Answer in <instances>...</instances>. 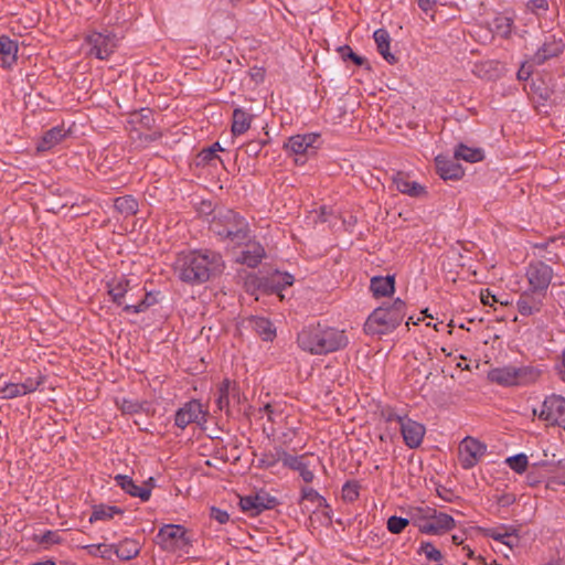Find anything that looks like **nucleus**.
Wrapping results in <instances>:
<instances>
[{
    "mask_svg": "<svg viewBox=\"0 0 565 565\" xmlns=\"http://www.w3.org/2000/svg\"><path fill=\"white\" fill-rule=\"evenodd\" d=\"M225 264L220 253L194 249L178 254L173 269L177 277L189 285H200L222 274Z\"/></svg>",
    "mask_w": 565,
    "mask_h": 565,
    "instance_id": "obj_1",
    "label": "nucleus"
},
{
    "mask_svg": "<svg viewBox=\"0 0 565 565\" xmlns=\"http://www.w3.org/2000/svg\"><path fill=\"white\" fill-rule=\"evenodd\" d=\"M297 343L301 350L321 355L344 349L349 340L343 330L317 323L305 327L298 333Z\"/></svg>",
    "mask_w": 565,
    "mask_h": 565,
    "instance_id": "obj_2",
    "label": "nucleus"
},
{
    "mask_svg": "<svg viewBox=\"0 0 565 565\" xmlns=\"http://www.w3.org/2000/svg\"><path fill=\"white\" fill-rule=\"evenodd\" d=\"M210 230L222 241L241 246L252 238L247 220L231 209L220 210L210 223Z\"/></svg>",
    "mask_w": 565,
    "mask_h": 565,
    "instance_id": "obj_3",
    "label": "nucleus"
},
{
    "mask_svg": "<svg viewBox=\"0 0 565 565\" xmlns=\"http://www.w3.org/2000/svg\"><path fill=\"white\" fill-rule=\"evenodd\" d=\"M406 302L396 298L390 305L377 307L367 317L364 331L370 335H383L393 332L406 316Z\"/></svg>",
    "mask_w": 565,
    "mask_h": 565,
    "instance_id": "obj_4",
    "label": "nucleus"
},
{
    "mask_svg": "<svg viewBox=\"0 0 565 565\" xmlns=\"http://www.w3.org/2000/svg\"><path fill=\"white\" fill-rule=\"evenodd\" d=\"M541 375V371L531 365L492 369L488 373V379L502 386H521L534 383Z\"/></svg>",
    "mask_w": 565,
    "mask_h": 565,
    "instance_id": "obj_5",
    "label": "nucleus"
},
{
    "mask_svg": "<svg viewBox=\"0 0 565 565\" xmlns=\"http://www.w3.org/2000/svg\"><path fill=\"white\" fill-rule=\"evenodd\" d=\"M533 414L546 426L559 427L565 430V397L561 394L552 393L546 395L540 406L534 408Z\"/></svg>",
    "mask_w": 565,
    "mask_h": 565,
    "instance_id": "obj_6",
    "label": "nucleus"
},
{
    "mask_svg": "<svg viewBox=\"0 0 565 565\" xmlns=\"http://www.w3.org/2000/svg\"><path fill=\"white\" fill-rule=\"evenodd\" d=\"M294 281L292 275L276 270L269 277L249 276L246 280V287L247 290L254 287L262 289L267 295H279L285 288L291 286Z\"/></svg>",
    "mask_w": 565,
    "mask_h": 565,
    "instance_id": "obj_7",
    "label": "nucleus"
},
{
    "mask_svg": "<svg viewBox=\"0 0 565 565\" xmlns=\"http://www.w3.org/2000/svg\"><path fill=\"white\" fill-rule=\"evenodd\" d=\"M207 411L204 409L199 399H191L184 403L174 414V425L185 429L190 424L203 425L206 423Z\"/></svg>",
    "mask_w": 565,
    "mask_h": 565,
    "instance_id": "obj_8",
    "label": "nucleus"
},
{
    "mask_svg": "<svg viewBox=\"0 0 565 565\" xmlns=\"http://www.w3.org/2000/svg\"><path fill=\"white\" fill-rule=\"evenodd\" d=\"M553 276V268L543 260L531 262L526 267L525 277L529 287L537 290L539 295L547 294Z\"/></svg>",
    "mask_w": 565,
    "mask_h": 565,
    "instance_id": "obj_9",
    "label": "nucleus"
},
{
    "mask_svg": "<svg viewBox=\"0 0 565 565\" xmlns=\"http://www.w3.org/2000/svg\"><path fill=\"white\" fill-rule=\"evenodd\" d=\"M277 504V498L268 494L265 491L239 497L238 502L241 510L249 516H257L266 510L274 509Z\"/></svg>",
    "mask_w": 565,
    "mask_h": 565,
    "instance_id": "obj_10",
    "label": "nucleus"
},
{
    "mask_svg": "<svg viewBox=\"0 0 565 565\" xmlns=\"http://www.w3.org/2000/svg\"><path fill=\"white\" fill-rule=\"evenodd\" d=\"M89 54L98 60H107L117 47V39L111 33L92 32L85 38Z\"/></svg>",
    "mask_w": 565,
    "mask_h": 565,
    "instance_id": "obj_11",
    "label": "nucleus"
},
{
    "mask_svg": "<svg viewBox=\"0 0 565 565\" xmlns=\"http://www.w3.org/2000/svg\"><path fill=\"white\" fill-rule=\"evenodd\" d=\"M486 444L473 437H466L459 445V461L463 469L473 468L486 455Z\"/></svg>",
    "mask_w": 565,
    "mask_h": 565,
    "instance_id": "obj_12",
    "label": "nucleus"
},
{
    "mask_svg": "<svg viewBox=\"0 0 565 565\" xmlns=\"http://www.w3.org/2000/svg\"><path fill=\"white\" fill-rule=\"evenodd\" d=\"M565 47V44L561 38H556L555 34L545 36L543 44L532 55L531 63L535 65H542L552 57L558 56Z\"/></svg>",
    "mask_w": 565,
    "mask_h": 565,
    "instance_id": "obj_13",
    "label": "nucleus"
},
{
    "mask_svg": "<svg viewBox=\"0 0 565 565\" xmlns=\"http://www.w3.org/2000/svg\"><path fill=\"white\" fill-rule=\"evenodd\" d=\"M546 295L545 292L539 295L537 290L529 287L520 295L516 301L519 312L526 317L540 312L543 308Z\"/></svg>",
    "mask_w": 565,
    "mask_h": 565,
    "instance_id": "obj_14",
    "label": "nucleus"
},
{
    "mask_svg": "<svg viewBox=\"0 0 565 565\" xmlns=\"http://www.w3.org/2000/svg\"><path fill=\"white\" fill-rule=\"evenodd\" d=\"M437 174L445 181L459 180L463 177L465 170L458 159L439 154L435 158Z\"/></svg>",
    "mask_w": 565,
    "mask_h": 565,
    "instance_id": "obj_15",
    "label": "nucleus"
},
{
    "mask_svg": "<svg viewBox=\"0 0 565 565\" xmlns=\"http://www.w3.org/2000/svg\"><path fill=\"white\" fill-rule=\"evenodd\" d=\"M401 434L405 445L411 449H416L423 443L426 428L423 424L406 417V419L402 422Z\"/></svg>",
    "mask_w": 565,
    "mask_h": 565,
    "instance_id": "obj_16",
    "label": "nucleus"
},
{
    "mask_svg": "<svg viewBox=\"0 0 565 565\" xmlns=\"http://www.w3.org/2000/svg\"><path fill=\"white\" fill-rule=\"evenodd\" d=\"M481 532L483 536L500 542L507 545L510 550L520 545V536L518 535L516 530L511 526L501 525L499 527H487L481 529Z\"/></svg>",
    "mask_w": 565,
    "mask_h": 565,
    "instance_id": "obj_17",
    "label": "nucleus"
},
{
    "mask_svg": "<svg viewBox=\"0 0 565 565\" xmlns=\"http://www.w3.org/2000/svg\"><path fill=\"white\" fill-rule=\"evenodd\" d=\"M114 480L116 486L127 494L139 498L142 502H147L151 497V486H138L132 478L127 475H117Z\"/></svg>",
    "mask_w": 565,
    "mask_h": 565,
    "instance_id": "obj_18",
    "label": "nucleus"
},
{
    "mask_svg": "<svg viewBox=\"0 0 565 565\" xmlns=\"http://www.w3.org/2000/svg\"><path fill=\"white\" fill-rule=\"evenodd\" d=\"M392 181L396 185V189L403 194H407L412 198H420L427 194L425 186L418 182L411 181L409 175L405 172H395L392 177Z\"/></svg>",
    "mask_w": 565,
    "mask_h": 565,
    "instance_id": "obj_19",
    "label": "nucleus"
},
{
    "mask_svg": "<svg viewBox=\"0 0 565 565\" xmlns=\"http://www.w3.org/2000/svg\"><path fill=\"white\" fill-rule=\"evenodd\" d=\"M319 138L318 134L295 135L288 138L284 148L295 154H306L310 149H315V143Z\"/></svg>",
    "mask_w": 565,
    "mask_h": 565,
    "instance_id": "obj_20",
    "label": "nucleus"
},
{
    "mask_svg": "<svg viewBox=\"0 0 565 565\" xmlns=\"http://www.w3.org/2000/svg\"><path fill=\"white\" fill-rule=\"evenodd\" d=\"M243 249L237 257L236 262L248 266L249 268L257 267L263 258L266 256L265 248L257 242L247 241Z\"/></svg>",
    "mask_w": 565,
    "mask_h": 565,
    "instance_id": "obj_21",
    "label": "nucleus"
},
{
    "mask_svg": "<svg viewBox=\"0 0 565 565\" xmlns=\"http://www.w3.org/2000/svg\"><path fill=\"white\" fill-rule=\"evenodd\" d=\"M309 454H302L300 456H294L288 454L285 458L286 468L299 472V476L306 483H311L315 479V473L310 470V463L307 460Z\"/></svg>",
    "mask_w": 565,
    "mask_h": 565,
    "instance_id": "obj_22",
    "label": "nucleus"
},
{
    "mask_svg": "<svg viewBox=\"0 0 565 565\" xmlns=\"http://www.w3.org/2000/svg\"><path fill=\"white\" fill-rule=\"evenodd\" d=\"M18 42L10 39L8 35L0 36V67L11 68L17 62L18 56Z\"/></svg>",
    "mask_w": 565,
    "mask_h": 565,
    "instance_id": "obj_23",
    "label": "nucleus"
},
{
    "mask_svg": "<svg viewBox=\"0 0 565 565\" xmlns=\"http://www.w3.org/2000/svg\"><path fill=\"white\" fill-rule=\"evenodd\" d=\"M239 398V392L236 388L235 383H232L228 379L222 381L217 388L216 405L220 411L230 413V397Z\"/></svg>",
    "mask_w": 565,
    "mask_h": 565,
    "instance_id": "obj_24",
    "label": "nucleus"
},
{
    "mask_svg": "<svg viewBox=\"0 0 565 565\" xmlns=\"http://www.w3.org/2000/svg\"><path fill=\"white\" fill-rule=\"evenodd\" d=\"M370 290L372 291L375 298L380 297H388L395 291V277L387 275L383 276H374L370 281Z\"/></svg>",
    "mask_w": 565,
    "mask_h": 565,
    "instance_id": "obj_25",
    "label": "nucleus"
},
{
    "mask_svg": "<svg viewBox=\"0 0 565 565\" xmlns=\"http://www.w3.org/2000/svg\"><path fill=\"white\" fill-rule=\"evenodd\" d=\"M66 137V131L63 126H55L44 132L41 140L38 142L36 150L45 152L54 148Z\"/></svg>",
    "mask_w": 565,
    "mask_h": 565,
    "instance_id": "obj_26",
    "label": "nucleus"
},
{
    "mask_svg": "<svg viewBox=\"0 0 565 565\" xmlns=\"http://www.w3.org/2000/svg\"><path fill=\"white\" fill-rule=\"evenodd\" d=\"M288 456V452L281 447L276 446L273 450L264 451L258 457L257 468L260 469H271L279 461L285 466V458Z\"/></svg>",
    "mask_w": 565,
    "mask_h": 565,
    "instance_id": "obj_27",
    "label": "nucleus"
},
{
    "mask_svg": "<svg viewBox=\"0 0 565 565\" xmlns=\"http://www.w3.org/2000/svg\"><path fill=\"white\" fill-rule=\"evenodd\" d=\"M140 550L141 546L138 541L126 537L115 544L114 554L121 561H130L139 555Z\"/></svg>",
    "mask_w": 565,
    "mask_h": 565,
    "instance_id": "obj_28",
    "label": "nucleus"
},
{
    "mask_svg": "<svg viewBox=\"0 0 565 565\" xmlns=\"http://www.w3.org/2000/svg\"><path fill=\"white\" fill-rule=\"evenodd\" d=\"M253 115L243 108H235L232 115L231 131L233 136H241L245 134L252 125Z\"/></svg>",
    "mask_w": 565,
    "mask_h": 565,
    "instance_id": "obj_29",
    "label": "nucleus"
},
{
    "mask_svg": "<svg viewBox=\"0 0 565 565\" xmlns=\"http://www.w3.org/2000/svg\"><path fill=\"white\" fill-rule=\"evenodd\" d=\"M253 330L263 341H273L276 338V328L273 322L265 317H252L249 319Z\"/></svg>",
    "mask_w": 565,
    "mask_h": 565,
    "instance_id": "obj_30",
    "label": "nucleus"
},
{
    "mask_svg": "<svg viewBox=\"0 0 565 565\" xmlns=\"http://www.w3.org/2000/svg\"><path fill=\"white\" fill-rule=\"evenodd\" d=\"M379 53L390 64H395L397 58L390 52L391 38L385 29H377L373 34Z\"/></svg>",
    "mask_w": 565,
    "mask_h": 565,
    "instance_id": "obj_31",
    "label": "nucleus"
},
{
    "mask_svg": "<svg viewBox=\"0 0 565 565\" xmlns=\"http://www.w3.org/2000/svg\"><path fill=\"white\" fill-rule=\"evenodd\" d=\"M129 288V280L125 277L114 278L107 281L108 295L114 303L120 306Z\"/></svg>",
    "mask_w": 565,
    "mask_h": 565,
    "instance_id": "obj_32",
    "label": "nucleus"
},
{
    "mask_svg": "<svg viewBox=\"0 0 565 565\" xmlns=\"http://www.w3.org/2000/svg\"><path fill=\"white\" fill-rule=\"evenodd\" d=\"M455 158L470 163L480 162L484 159L482 148L468 147L465 143H458L454 151Z\"/></svg>",
    "mask_w": 565,
    "mask_h": 565,
    "instance_id": "obj_33",
    "label": "nucleus"
},
{
    "mask_svg": "<svg viewBox=\"0 0 565 565\" xmlns=\"http://www.w3.org/2000/svg\"><path fill=\"white\" fill-rule=\"evenodd\" d=\"M114 207L122 216L129 217L137 214L139 204L132 195H124L114 200Z\"/></svg>",
    "mask_w": 565,
    "mask_h": 565,
    "instance_id": "obj_34",
    "label": "nucleus"
},
{
    "mask_svg": "<svg viewBox=\"0 0 565 565\" xmlns=\"http://www.w3.org/2000/svg\"><path fill=\"white\" fill-rule=\"evenodd\" d=\"M424 519H430L434 521L438 535L450 531L456 525V522L451 515L437 512L435 509L430 510V513L425 515Z\"/></svg>",
    "mask_w": 565,
    "mask_h": 565,
    "instance_id": "obj_35",
    "label": "nucleus"
},
{
    "mask_svg": "<svg viewBox=\"0 0 565 565\" xmlns=\"http://www.w3.org/2000/svg\"><path fill=\"white\" fill-rule=\"evenodd\" d=\"M124 510L116 505H106L98 504L93 507V512L89 516V523H94L96 521H108L113 519L116 514L121 515Z\"/></svg>",
    "mask_w": 565,
    "mask_h": 565,
    "instance_id": "obj_36",
    "label": "nucleus"
},
{
    "mask_svg": "<svg viewBox=\"0 0 565 565\" xmlns=\"http://www.w3.org/2000/svg\"><path fill=\"white\" fill-rule=\"evenodd\" d=\"M158 537H160L163 542L173 541V540H182L188 542L186 531L184 526L177 524H166L163 525L158 533Z\"/></svg>",
    "mask_w": 565,
    "mask_h": 565,
    "instance_id": "obj_37",
    "label": "nucleus"
},
{
    "mask_svg": "<svg viewBox=\"0 0 565 565\" xmlns=\"http://www.w3.org/2000/svg\"><path fill=\"white\" fill-rule=\"evenodd\" d=\"M513 23L512 18L498 15L492 20L491 30L495 35L502 39H509L512 33Z\"/></svg>",
    "mask_w": 565,
    "mask_h": 565,
    "instance_id": "obj_38",
    "label": "nucleus"
},
{
    "mask_svg": "<svg viewBox=\"0 0 565 565\" xmlns=\"http://www.w3.org/2000/svg\"><path fill=\"white\" fill-rule=\"evenodd\" d=\"M157 297L152 292H146L143 298L137 305H126L124 311L128 313L145 312L151 306L157 303Z\"/></svg>",
    "mask_w": 565,
    "mask_h": 565,
    "instance_id": "obj_39",
    "label": "nucleus"
},
{
    "mask_svg": "<svg viewBox=\"0 0 565 565\" xmlns=\"http://www.w3.org/2000/svg\"><path fill=\"white\" fill-rule=\"evenodd\" d=\"M556 237H551L545 242L536 243L534 248L539 250V255L551 263H558L559 256L556 252L550 250L548 247L556 242Z\"/></svg>",
    "mask_w": 565,
    "mask_h": 565,
    "instance_id": "obj_40",
    "label": "nucleus"
},
{
    "mask_svg": "<svg viewBox=\"0 0 565 565\" xmlns=\"http://www.w3.org/2000/svg\"><path fill=\"white\" fill-rule=\"evenodd\" d=\"M550 465L545 461L533 463L531 469L526 473V483L530 487H536L544 480L542 469L547 468Z\"/></svg>",
    "mask_w": 565,
    "mask_h": 565,
    "instance_id": "obj_41",
    "label": "nucleus"
},
{
    "mask_svg": "<svg viewBox=\"0 0 565 565\" xmlns=\"http://www.w3.org/2000/svg\"><path fill=\"white\" fill-rule=\"evenodd\" d=\"M361 486L356 480H349L342 486V499L352 503L359 499Z\"/></svg>",
    "mask_w": 565,
    "mask_h": 565,
    "instance_id": "obj_42",
    "label": "nucleus"
},
{
    "mask_svg": "<svg viewBox=\"0 0 565 565\" xmlns=\"http://www.w3.org/2000/svg\"><path fill=\"white\" fill-rule=\"evenodd\" d=\"M115 544H90L85 546L89 555L100 556L104 559H111L114 555Z\"/></svg>",
    "mask_w": 565,
    "mask_h": 565,
    "instance_id": "obj_43",
    "label": "nucleus"
},
{
    "mask_svg": "<svg viewBox=\"0 0 565 565\" xmlns=\"http://www.w3.org/2000/svg\"><path fill=\"white\" fill-rule=\"evenodd\" d=\"M505 462L509 466V468L512 469L516 473L525 472L529 467V459L525 454H518V455L508 457Z\"/></svg>",
    "mask_w": 565,
    "mask_h": 565,
    "instance_id": "obj_44",
    "label": "nucleus"
},
{
    "mask_svg": "<svg viewBox=\"0 0 565 565\" xmlns=\"http://www.w3.org/2000/svg\"><path fill=\"white\" fill-rule=\"evenodd\" d=\"M216 162L223 163L220 156L213 153L212 149L203 148L196 156L198 166H215Z\"/></svg>",
    "mask_w": 565,
    "mask_h": 565,
    "instance_id": "obj_45",
    "label": "nucleus"
},
{
    "mask_svg": "<svg viewBox=\"0 0 565 565\" xmlns=\"http://www.w3.org/2000/svg\"><path fill=\"white\" fill-rule=\"evenodd\" d=\"M338 52L341 58L345 61H352L356 66H363L367 64V60L363 56L358 55L349 45H342L338 47Z\"/></svg>",
    "mask_w": 565,
    "mask_h": 565,
    "instance_id": "obj_46",
    "label": "nucleus"
},
{
    "mask_svg": "<svg viewBox=\"0 0 565 565\" xmlns=\"http://www.w3.org/2000/svg\"><path fill=\"white\" fill-rule=\"evenodd\" d=\"M305 500L316 502L318 503V507H328L326 498L319 494L317 490L310 487H303L301 489V497L299 503Z\"/></svg>",
    "mask_w": 565,
    "mask_h": 565,
    "instance_id": "obj_47",
    "label": "nucleus"
},
{
    "mask_svg": "<svg viewBox=\"0 0 565 565\" xmlns=\"http://www.w3.org/2000/svg\"><path fill=\"white\" fill-rule=\"evenodd\" d=\"M0 394L7 399L25 395L20 383H6L0 387Z\"/></svg>",
    "mask_w": 565,
    "mask_h": 565,
    "instance_id": "obj_48",
    "label": "nucleus"
},
{
    "mask_svg": "<svg viewBox=\"0 0 565 565\" xmlns=\"http://www.w3.org/2000/svg\"><path fill=\"white\" fill-rule=\"evenodd\" d=\"M146 404H147L146 402L122 398V401L120 403V409L124 414H129V415L138 414L145 409L143 406Z\"/></svg>",
    "mask_w": 565,
    "mask_h": 565,
    "instance_id": "obj_49",
    "label": "nucleus"
},
{
    "mask_svg": "<svg viewBox=\"0 0 565 565\" xmlns=\"http://www.w3.org/2000/svg\"><path fill=\"white\" fill-rule=\"evenodd\" d=\"M408 524V519L393 515L387 520V530L393 534H399L406 529Z\"/></svg>",
    "mask_w": 565,
    "mask_h": 565,
    "instance_id": "obj_50",
    "label": "nucleus"
},
{
    "mask_svg": "<svg viewBox=\"0 0 565 565\" xmlns=\"http://www.w3.org/2000/svg\"><path fill=\"white\" fill-rule=\"evenodd\" d=\"M380 416L386 423L397 422L402 426V422L406 419V416L398 415L395 409L391 406H385L380 411Z\"/></svg>",
    "mask_w": 565,
    "mask_h": 565,
    "instance_id": "obj_51",
    "label": "nucleus"
},
{
    "mask_svg": "<svg viewBox=\"0 0 565 565\" xmlns=\"http://www.w3.org/2000/svg\"><path fill=\"white\" fill-rule=\"evenodd\" d=\"M420 552H423L429 561L439 562L443 558L441 552L430 542H423L420 544Z\"/></svg>",
    "mask_w": 565,
    "mask_h": 565,
    "instance_id": "obj_52",
    "label": "nucleus"
},
{
    "mask_svg": "<svg viewBox=\"0 0 565 565\" xmlns=\"http://www.w3.org/2000/svg\"><path fill=\"white\" fill-rule=\"evenodd\" d=\"M418 8L428 17L434 19L436 9H437V0H416Z\"/></svg>",
    "mask_w": 565,
    "mask_h": 565,
    "instance_id": "obj_53",
    "label": "nucleus"
},
{
    "mask_svg": "<svg viewBox=\"0 0 565 565\" xmlns=\"http://www.w3.org/2000/svg\"><path fill=\"white\" fill-rule=\"evenodd\" d=\"M139 122L145 128H151L154 124L152 110L149 108H141L139 111Z\"/></svg>",
    "mask_w": 565,
    "mask_h": 565,
    "instance_id": "obj_54",
    "label": "nucleus"
},
{
    "mask_svg": "<svg viewBox=\"0 0 565 565\" xmlns=\"http://www.w3.org/2000/svg\"><path fill=\"white\" fill-rule=\"evenodd\" d=\"M266 145V141L263 140H252L246 143L245 146V152L249 157H257L258 153L262 151L264 146Z\"/></svg>",
    "mask_w": 565,
    "mask_h": 565,
    "instance_id": "obj_55",
    "label": "nucleus"
},
{
    "mask_svg": "<svg viewBox=\"0 0 565 565\" xmlns=\"http://www.w3.org/2000/svg\"><path fill=\"white\" fill-rule=\"evenodd\" d=\"M41 384V380H35L32 377H26L23 382L20 383L25 395L35 392Z\"/></svg>",
    "mask_w": 565,
    "mask_h": 565,
    "instance_id": "obj_56",
    "label": "nucleus"
},
{
    "mask_svg": "<svg viewBox=\"0 0 565 565\" xmlns=\"http://www.w3.org/2000/svg\"><path fill=\"white\" fill-rule=\"evenodd\" d=\"M60 541H61L60 535L57 534V532H54V531L44 532L39 540V542L45 546H49L52 544H57V543H60Z\"/></svg>",
    "mask_w": 565,
    "mask_h": 565,
    "instance_id": "obj_57",
    "label": "nucleus"
},
{
    "mask_svg": "<svg viewBox=\"0 0 565 565\" xmlns=\"http://www.w3.org/2000/svg\"><path fill=\"white\" fill-rule=\"evenodd\" d=\"M516 497L513 493H502L495 497V502L501 508H508L515 503Z\"/></svg>",
    "mask_w": 565,
    "mask_h": 565,
    "instance_id": "obj_58",
    "label": "nucleus"
},
{
    "mask_svg": "<svg viewBox=\"0 0 565 565\" xmlns=\"http://www.w3.org/2000/svg\"><path fill=\"white\" fill-rule=\"evenodd\" d=\"M211 518L217 521L220 524H225L230 520V515L225 510L212 507L211 508Z\"/></svg>",
    "mask_w": 565,
    "mask_h": 565,
    "instance_id": "obj_59",
    "label": "nucleus"
},
{
    "mask_svg": "<svg viewBox=\"0 0 565 565\" xmlns=\"http://www.w3.org/2000/svg\"><path fill=\"white\" fill-rule=\"evenodd\" d=\"M426 522L423 524H418L419 531L429 535H438L437 529L435 527L434 521L430 519H425Z\"/></svg>",
    "mask_w": 565,
    "mask_h": 565,
    "instance_id": "obj_60",
    "label": "nucleus"
},
{
    "mask_svg": "<svg viewBox=\"0 0 565 565\" xmlns=\"http://www.w3.org/2000/svg\"><path fill=\"white\" fill-rule=\"evenodd\" d=\"M527 7L535 12L537 10H547L548 3L547 0H531L529 1Z\"/></svg>",
    "mask_w": 565,
    "mask_h": 565,
    "instance_id": "obj_61",
    "label": "nucleus"
},
{
    "mask_svg": "<svg viewBox=\"0 0 565 565\" xmlns=\"http://www.w3.org/2000/svg\"><path fill=\"white\" fill-rule=\"evenodd\" d=\"M532 75L531 66H527L525 63L521 65L520 70L518 71V78L520 81H526Z\"/></svg>",
    "mask_w": 565,
    "mask_h": 565,
    "instance_id": "obj_62",
    "label": "nucleus"
},
{
    "mask_svg": "<svg viewBox=\"0 0 565 565\" xmlns=\"http://www.w3.org/2000/svg\"><path fill=\"white\" fill-rule=\"evenodd\" d=\"M486 291V295L481 292V301L484 306H492L497 301L495 296L491 295L488 289Z\"/></svg>",
    "mask_w": 565,
    "mask_h": 565,
    "instance_id": "obj_63",
    "label": "nucleus"
},
{
    "mask_svg": "<svg viewBox=\"0 0 565 565\" xmlns=\"http://www.w3.org/2000/svg\"><path fill=\"white\" fill-rule=\"evenodd\" d=\"M260 413H265L269 422H274V407L271 404L267 403L264 407L259 408Z\"/></svg>",
    "mask_w": 565,
    "mask_h": 565,
    "instance_id": "obj_64",
    "label": "nucleus"
}]
</instances>
